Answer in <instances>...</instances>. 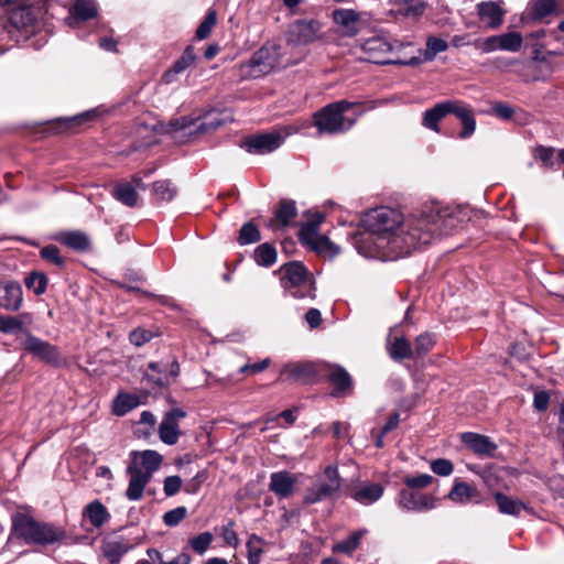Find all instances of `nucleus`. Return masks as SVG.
<instances>
[{
	"instance_id": "052dcab7",
	"label": "nucleus",
	"mask_w": 564,
	"mask_h": 564,
	"mask_svg": "<svg viewBox=\"0 0 564 564\" xmlns=\"http://www.w3.org/2000/svg\"><path fill=\"white\" fill-rule=\"evenodd\" d=\"M430 467L432 471L438 476H449L454 470V465L449 459L437 458L431 462Z\"/></svg>"
},
{
	"instance_id": "6e6552de",
	"label": "nucleus",
	"mask_w": 564,
	"mask_h": 564,
	"mask_svg": "<svg viewBox=\"0 0 564 564\" xmlns=\"http://www.w3.org/2000/svg\"><path fill=\"white\" fill-rule=\"evenodd\" d=\"M323 215L315 214L308 221L301 224L299 230L300 241L321 254L334 257L339 249L326 236L318 234V227L323 223Z\"/></svg>"
},
{
	"instance_id": "6e6d98bb",
	"label": "nucleus",
	"mask_w": 564,
	"mask_h": 564,
	"mask_svg": "<svg viewBox=\"0 0 564 564\" xmlns=\"http://www.w3.org/2000/svg\"><path fill=\"white\" fill-rule=\"evenodd\" d=\"M213 540L214 536L210 532H203L192 538L188 543L195 553L203 555L209 549Z\"/></svg>"
},
{
	"instance_id": "a878e982",
	"label": "nucleus",
	"mask_w": 564,
	"mask_h": 564,
	"mask_svg": "<svg viewBox=\"0 0 564 564\" xmlns=\"http://www.w3.org/2000/svg\"><path fill=\"white\" fill-rule=\"evenodd\" d=\"M384 492V487L379 482H361L351 494V498L364 506L378 501Z\"/></svg>"
},
{
	"instance_id": "a211bd4d",
	"label": "nucleus",
	"mask_w": 564,
	"mask_h": 564,
	"mask_svg": "<svg viewBox=\"0 0 564 564\" xmlns=\"http://www.w3.org/2000/svg\"><path fill=\"white\" fill-rule=\"evenodd\" d=\"M137 543L131 542L122 535H111L102 541L101 551L104 556L111 563L117 564L121 557L132 550Z\"/></svg>"
},
{
	"instance_id": "680f3d73",
	"label": "nucleus",
	"mask_w": 564,
	"mask_h": 564,
	"mask_svg": "<svg viewBox=\"0 0 564 564\" xmlns=\"http://www.w3.org/2000/svg\"><path fill=\"white\" fill-rule=\"evenodd\" d=\"M41 257L57 267H62L64 264V259L59 256V250L56 246L50 245L44 247L41 250Z\"/></svg>"
},
{
	"instance_id": "0eeeda50",
	"label": "nucleus",
	"mask_w": 564,
	"mask_h": 564,
	"mask_svg": "<svg viewBox=\"0 0 564 564\" xmlns=\"http://www.w3.org/2000/svg\"><path fill=\"white\" fill-rule=\"evenodd\" d=\"M409 221V217L403 219L402 214L393 208L379 207L369 212L366 216L365 224L371 230L380 235H390L393 237H409L404 232V225Z\"/></svg>"
},
{
	"instance_id": "cd10ccee",
	"label": "nucleus",
	"mask_w": 564,
	"mask_h": 564,
	"mask_svg": "<svg viewBox=\"0 0 564 564\" xmlns=\"http://www.w3.org/2000/svg\"><path fill=\"white\" fill-rule=\"evenodd\" d=\"M530 14L534 20H542L551 14L564 12V0H531Z\"/></svg>"
},
{
	"instance_id": "b1692460",
	"label": "nucleus",
	"mask_w": 564,
	"mask_h": 564,
	"mask_svg": "<svg viewBox=\"0 0 564 564\" xmlns=\"http://www.w3.org/2000/svg\"><path fill=\"white\" fill-rule=\"evenodd\" d=\"M501 1H484L477 4L479 19L489 29H498L503 23L505 10Z\"/></svg>"
},
{
	"instance_id": "a19ab883",
	"label": "nucleus",
	"mask_w": 564,
	"mask_h": 564,
	"mask_svg": "<svg viewBox=\"0 0 564 564\" xmlns=\"http://www.w3.org/2000/svg\"><path fill=\"white\" fill-rule=\"evenodd\" d=\"M140 404L139 397L130 393H120L113 401L112 412L123 416Z\"/></svg>"
},
{
	"instance_id": "bb28decb",
	"label": "nucleus",
	"mask_w": 564,
	"mask_h": 564,
	"mask_svg": "<svg viewBox=\"0 0 564 564\" xmlns=\"http://www.w3.org/2000/svg\"><path fill=\"white\" fill-rule=\"evenodd\" d=\"M462 442L478 455L492 456L497 445L488 436L473 432H466L462 435Z\"/></svg>"
},
{
	"instance_id": "5701e85b",
	"label": "nucleus",
	"mask_w": 564,
	"mask_h": 564,
	"mask_svg": "<svg viewBox=\"0 0 564 564\" xmlns=\"http://www.w3.org/2000/svg\"><path fill=\"white\" fill-rule=\"evenodd\" d=\"M97 12L95 0H74L73 8L65 22L70 28H78L80 22L95 18Z\"/></svg>"
},
{
	"instance_id": "49530a36",
	"label": "nucleus",
	"mask_w": 564,
	"mask_h": 564,
	"mask_svg": "<svg viewBox=\"0 0 564 564\" xmlns=\"http://www.w3.org/2000/svg\"><path fill=\"white\" fill-rule=\"evenodd\" d=\"M253 258L259 265L271 267L276 261V250L269 243H262L256 248Z\"/></svg>"
},
{
	"instance_id": "09e8293b",
	"label": "nucleus",
	"mask_w": 564,
	"mask_h": 564,
	"mask_svg": "<svg viewBox=\"0 0 564 564\" xmlns=\"http://www.w3.org/2000/svg\"><path fill=\"white\" fill-rule=\"evenodd\" d=\"M264 540L252 534L247 542V557L249 564H259L263 553Z\"/></svg>"
},
{
	"instance_id": "9d476101",
	"label": "nucleus",
	"mask_w": 564,
	"mask_h": 564,
	"mask_svg": "<svg viewBox=\"0 0 564 564\" xmlns=\"http://www.w3.org/2000/svg\"><path fill=\"white\" fill-rule=\"evenodd\" d=\"M322 23L314 19H299L292 22L285 32L288 45L301 46L322 37Z\"/></svg>"
},
{
	"instance_id": "72a5a7b5",
	"label": "nucleus",
	"mask_w": 564,
	"mask_h": 564,
	"mask_svg": "<svg viewBox=\"0 0 564 564\" xmlns=\"http://www.w3.org/2000/svg\"><path fill=\"white\" fill-rule=\"evenodd\" d=\"M83 516L87 518L95 528L102 527L110 519L109 512L99 500L88 503L83 511Z\"/></svg>"
},
{
	"instance_id": "473e14b6",
	"label": "nucleus",
	"mask_w": 564,
	"mask_h": 564,
	"mask_svg": "<svg viewBox=\"0 0 564 564\" xmlns=\"http://www.w3.org/2000/svg\"><path fill=\"white\" fill-rule=\"evenodd\" d=\"M334 22L344 28L350 35L357 33V23L359 21V14L352 9H337L333 12Z\"/></svg>"
},
{
	"instance_id": "dca6fc26",
	"label": "nucleus",
	"mask_w": 564,
	"mask_h": 564,
	"mask_svg": "<svg viewBox=\"0 0 564 564\" xmlns=\"http://www.w3.org/2000/svg\"><path fill=\"white\" fill-rule=\"evenodd\" d=\"M185 416L186 413L181 409H172L165 413L159 426V435L163 443L167 445L177 443L180 436L178 420Z\"/></svg>"
},
{
	"instance_id": "79ce46f5",
	"label": "nucleus",
	"mask_w": 564,
	"mask_h": 564,
	"mask_svg": "<svg viewBox=\"0 0 564 564\" xmlns=\"http://www.w3.org/2000/svg\"><path fill=\"white\" fill-rule=\"evenodd\" d=\"M495 500L498 505L499 511L505 514L519 516L520 512L525 509L523 502L518 499H512L501 492L495 494Z\"/></svg>"
},
{
	"instance_id": "338daca9",
	"label": "nucleus",
	"mask_w": 564,
	"mask_h": 564,
	"mask_svg": "<svg viewBox=\"0 0 564 564\" xmlns=\"http://www.w3.org/2000/svg\"><path fill=\"white\" fill-rule=\"evenodd\" d=\"M480 50L484 53H490L497 50H501V36L499 35H491L486 37L481 44L479 45Z\"/></svg>"
},
{
	"instance_id": "ddd939ff",
	"label": "nucleus",
	"mask_w": 564,
	"mask_h": 564,
	"mask_svg": "<svg viewBox=\"0 0 564 564\" xmlns=\"http://www.w3.org/2000/svg\"><path fill=\"white\" fill-rule=\"evenodd\" d=\"M23 347L33 356L48 365L61 366L65 361L56 346L35 337L30 332H26Z\"/></svg>"
},
{
	"instance_id": "7c9ffc66",
	"label": "nucleus",
	"mask_w": 564,
	"mask_h": 564,
	"mask_svg": "<svg viewBox=\"0 0 564 564\" xmlns=\"http://www.w3.org/2000/svg\"><path fill=\"white\" fill-rule=\"evenodd\" d=\"M57 240L76 251H87L90 249V239L87 234L83 231H62L57 236Z\"/></svg>"
},
{
	"instance_id": "c85d7f7f",
	"label": "nucleus",
	"mask_w": 564,
	"mask_h": 564,
	"mask_svg": "<svg viewBox=\"0 0 564 564\" xmlns=\"http://www.w3.org/2000/svg\"><path fill=\"white\" fill-rule=\"evenodd\" d=\"M127 474L130 476V479L126 490V497L131 501H138L142 498L144 488L151 479L143 476L135 466H128Z\"/></svg>"
},
{
	"instance_id": "393cba45",
	"label": "nucleus",
	"mask_w": 564,
	"mask_h": 564,
	"mask_svg": "<svg viewBox=\"0 0 564 564\" xmlns=\"http://www.w3.org/2000/svg\"><path fill=\"white\" fill-rule=\"evenodd\" d=\"M328 380L334 386L332 395L340 398L352 391V380L347 370L340 366L332 367L328 373Z\"/></svg>"
},
{
	"instance_id": "0e129e2a",
	"label": "nucleus",
	"mask_w": 564,
	"mask_h": 564,
	"mask_svg": "<svg viewBox=\"0 0 564 564\" xmlns=\"http://www.w3.org/2000/svg\"><path fill=\"white\" fill-rule=\"evenodd\" d=\"M182 487V479L180 476H169L164 479L163 490L165 496L172 497L176 495Z\"/></svg>"
},
{
	"instance_id": "37998d69",
	"label": "nucleus",
	"mask_w": 564,
	"mask_h": 564,
	"mask_svg": "<svg viewBox=\"0 0 564 564\" xmlns=\"http://www.w3.org/2000/svg\"><path fill=\"white\" fill-rule=\"evenodd\" d=\"M366 533V529H360L350 533L345 540L336 543L333 546V551L337 553L351 554L355 550L358 549L360 541Z\"/></svg>"
},
{
	"instance_id": "aec40b11",
	"label": "nucleus",
	"mask_w": 564,
	"mask_h": 564,
	"mask_svg": "<svg viewBox=\"0 0 564 564\" xmlns=\"http://www.w3.org/2000/svg\"><path fill=\"white\" fill-rule=\"evenodd\" d=\"M449 113L455 115L463 126L458 137L460 139H467L473 135L476 129V120L474 117L473 109L460 100H448Z\"/></svg>"
},
{
	"instance_id": "4d7b16f0",
	"label": "nucleus",
	"mask_w": 564,
	"mask_h": 564,
	"mask_svg": "<svg viewBox=\"0 0 564 564\" xmlns=\"http://www.w3.org/2000/svg\"><path fill=\"white\" fill-rule=\"evenodd\" d=\"M434 478L429 474H420L416 476H405L403 478V484L406 486V489H423L432 485Z\"/></svg>"
},
{
	"instance_id": "1a4fd4ad",
	"label": "nucleus",
	"mask_w": 564,
	"mask_h": 564,
	"mask_svg": "<svg viewBox=\"0 0 564 564\" xmlns=\"http://www.w3.org/2000/svg\"><path fill=\"white\" fill-rule=\"evenodd\" d=\"M341 480L335 466H327L324 474L317 478L304 496V503L314 505L319 501L335 498L340 489Z\"/></svg>"
},
{
	"instance_id": "20e7f679",
	"label": "nucleus",
	"mask_w": 564,
	"mask_h": 564,
	"mask_svg": "<svg viewBox=\"0 0 564 564\" xmlns=\"http://www.w3.org/2000/svg\"><path fill=\"white\" fill-rule=\"evenodd\" d=\"M12 533L28 544L40 545L53 544L65 536L63 529L20 512L12 516Z\"/></svg>"
},
{
	"instance_id": "f704fd0d",
	"label": "nucleus",
	"mask_w": 564,
	"mask_h": 564,
	"mask_svg": "<svg viewBox=\"0 0 564 564\" xmlns=\"http://www.w3.org/2000/svg\"><path fill=\"white\" fill-rule=\"evenodd\" d=\"M112 196L128 207H134L138 204V192L132 184L127 182L115 184Z\"/></svg>"
},
{
	"instance_id": "6ab92c4d",
	"label": "nucleus",
	"mask_w": 564,
	"mask_h": 564,
	"mask_svg": "<svg viewBox=\"0 0 564 564\" xmlns=\"http://www.w3.org/2000/svg\"><path fill=\"white\" fill-rule=\"evenodd\" d=\"M132 460L129 466H135L137 469L149 479L152 478L154 471H156L161 465L163 457L155 451L147 449L143 452H132Z\"/></svg>"
},
{
	"instance_id": "bf43d9fd",
	"label": "nucleus",
	"mask_w": 564,
	"mask_h": 564,
	"mask_svg": "<svg viewBox=\"0 0 564 564\" xmlns=\"http://www.w3.org/2000/svg\"><path fill=\"white\" fill-rule=\"evenodd\" d=\"M187 514V509L185 507H177L174 508L163 516V522L167 527H175L182 520L185 519Z\"/></svg>"
},
{
	"instance_id": "5fc2aeb1",
	"label": "nucleus",
	"mask_w": 564,
	"mask_h": 564,
	"mask_svg": "<svg viewBox=\"0 0 564 564\" xmlns=\"http://www.w3.org/2000/svg\"><path fill=\"white\" fill-rule=\"evenodd\" d=\"M217 22V14L215 10H208L206 13L204 20L200 22L196 30V37L198 40L207 39L213 30V28L216 25Z\"/></svg>"
},
{
	"instance_id": "774afa93",
	"label": "nucleus",
	"mask_w": 564,
	"mask_h": 564,
	"mask_svg": "<svg viewBox=\"0 0 564 564\" xmlns=\"http://www.w3.org/2000/svg\"><path fill=\"white\" fill-rule=\"evenodd\" d=\"M492 113L500 119L509 120L512 118L514 110L513 108L505 102H498L492 107Z\"/></svg>"
},
{
	"instance_id": "8fccbe9b",
	"label": "nucleus",
	"mask_w": 564,
	"mask_h": 564,
	"mask_svg": "<svg viewBox=\"0 0 564 564\" xmlns=\"http://www.w3.org/2000/svg\"><path fill=\"white\" fill-rule=\"evenodd\" d=\"M447 48H448V44L446 41H444L440 37L430 36L426 40V48L423 53L422 61L431 62L435 58V56L438 53L445 52Z\"/></svg>"
},
{
	"instance_id": "f8f14e48",
	"label": "nucleus",
	"mask_w": 564,
	"mask_h": 564,
	"mask_svg": "<svg viewBox=\"0 0 564 564\" xmlns=\"http://www.w3.org/2000/svg\"><path fill=\"white\" fill-rule=\"evenodd\" d=\"M397 503L408 512H426L437 507L438 498L432 494L405 488L399 491Z\"/></svg>"
},
{
	"instance_id": "412c9836",
	"label": "nucleus",
	"mask_w": 564,
	"mask_h": 564,
	"mask_svg": "<svg viewBox=\"0 0 564 564\" xmlns=\"http://www.w3.org/2000/svg\"><path fill=\"white\" fill-rule=\"evenodd\" d=\"M297 478L288 470L274 471L270 475L269 490L279 499H285L293 495Z\"/></svg>"
},
{
	"instance_id": "69168bd1",
	"label": "nucleus",
	"mask_w": 564,
	"mask_h": 564,
	"mask_svg": "<svg viewBox=\"0 0 564 564\" xmlns=\"http://www.w3.org/2000/svg\"><path fill=\"white\" fill-rule=\"evenodd\" d=\"M205 479H206L205 471L197 473L191 480H188L185 484L184 491L186 494H191V495L196 494L199 490V488Z\"/></svg>"
},
{
	"instance_id": "de8ad7c7",
	"label": "nucleus",
	"mask_w": 564,
	"mask_h": 564,
	"mask_svg": "<svg viewBox=\"0 0 564 564\" xmlns=\"http://www.w3.org/2000/svg\"><path fill=\"white\" fill-rule=\"evenodd\" d=\"M100 110L98 108H94L87 111H84L79 115L73 116L70 118H58L56 122L59 126H64L66 128L70 126H79L88 121H93L100 116Z\"/></svg>"
},
{
	"instance_id": "58836bf2",
	"label": "nucleus",
	"mask_w": 564,
	"mask_h": 564,
	"mask_svg": "<svg viewBox=\"0 0 564 564\" xmlns=\"http://www.w3.org/2000/svg\"><path fill=\"white\" fill-rule=\"evenodd\" d=\"M250 66L259 74H267L274 67V61L268 48L261 47L250 58Z\"/></svg>"
},
{
	"instance_id": "4468645a",
	"label": "nucleus",
	"mask_w": 564,
	"mask_h": 564,
	"mask_svg": "<svg viewBox=\"0 0 564 564\" xmlns=\"http://www.w3.org/2000/svg\"><path fill=\"white\" fill-rule=\"evenodd\" d=\"M180 375V364L173 360L170 365L152 361L148 365L145 378L159 388L167 387Z\"/></svg>"
},
{
	"instance_id": "4be33fe9",
	"label": "nucleus",
	"mask_w": 564,
	"mask_h": 564,
	"mask_svg": "<svg viewBox=\"0 0 564 564\" xmlns=\"http://www.w3.org/2000/svg\"><path fill=\"white\" fill-rule=\"evenodd\" d=\"M316 377V370L310 362L288 364L281 370L279 380L289 382H312Z\"/></svg>"
},
{
	"instance_id": "13d9d810",
	"label": "nucleus",
	"mask_w": 564,
	"mask_h": 564,
	"mask_svg": "<svg viewBox=\"0 0 564 564\" xmlns=\"http://www.w3.org/2000/svg\"><path fill=\"white\" fill-rule=\"evenodd\" d=\"M23 328L22 322L15 316H6L0 314V332L13 334Z\"/></svg>"
},
{
	"instance_id": "e433bc0d",
	"label": "nucleus",
	"mask_w": 564,
	"mask_h": 564,
	"mask_svg": "<svg viewBox=\"0 0 564 564\" xmlns=\"http://www.w3.org/2000/svg\"><path fill=\"white\" fill-rule=\"evenodd\" d=\"M388 351L393 360L414 358L413 348L410 341L403 336L395 337L391 343H389Z\"/></svg>"
},
{
	"instance_id": "39448f33",
	"label": "nucleus",
	"mask_w": 564,
	"mask_h": 564,
	"mask_svg": "<svg viewBox=\"0 0 564 564\" xmlns=\"http://www.w3.org/2000/svg\"><path fill=\"white\" fill-rule=\"evenodd\" d=\"M357 102L347 100H339L326 105L314 115V126L321 134H336L348 131L357 121V116L354 118L346 117L348 112Z\"/></svg>"
},
{
	"instance_id": "4c0bfd02",
	"label": "nucleus",
	"mask_w": 564,
	"mask_h": 564,
	"mask_svg": "<svg viewBox=\"0 0 564 564\" xmlns=\"http://www.w3.org/2000/svg\"><path fill=\"white\" fill-rule=\"evenodd\" d=\"M296 216V207L293 200H282L279 208L275 212L274 219L271 221V226L274 227H286Z\"/></svg>"
},
{
	"instance_id": "f3484780",
	"label": "nucleus",
	"mask_w": 564,
	"mask_h": 564,
	"mask_svg": "<svg viewBox=\"0 0 564 564\" xmlns=\"http://www.w3.org/2000/svg\"><path fill=\"white\" fill-rule=\"evenodd\" d=\"M23 303V290L17 281L0 282V308L17 312Z\"/></svg>"
},
{
	"instance_id": "9b49d317",
	"label": "nucleus",
	"mask_w": 564,
	"mask_h": 564,
	"mask_svg": "<svg viewBox=\"0 0 564 564\" xmlns=\"http://www.w3.org/2000/svg\"><path fill=\"white\" fill-rule=\"evenodd\" d=\"M42 14L43 7L29 1L19 7L11 8L8 12V20L13 29L28 35L35 31Z\"/></svg>"
},
{
	"instance_id": "c756f323",
	"label": "nucleus",
	"mask_w": 564,
	"mask_h": 564,
	"mask_svg": "<svg viewBox=\"0 0 564 564\" xmlns=\"http://www.w3.org/2000/svg\"><path fill=\"white\" fill-rule=\"evenodd\" d=\"M479 496L478 490L475 486H470L469 484L462 481L459 479H455L454 485L449 492L446 496V499L455 502V503H467Z\"/></svg>"
},
{
	"instance_id": "2f4dec72",
	"label": "nucleus",
	"mask_w": 564,
	"mask_h": 564,
	"mask_svg": "<svg viewBox=\"0 0 564 564\" xmlns=\"http://www.w3.org/2000/svg\"><path fill=\"white\" fill-rule=\"evenodd\" d=\"M447 115H449L448 100L438 102L423 113L422 124L430 130L438 132V122Z\"/></svg>"
},
{
	"instance_id": "f257e3e1",
	"label": "nucleus",
	"mask_w": 564,
	"mask_h": 564,
	"mask_svg": "<svg viewBox=\"0 0 564 564\" xmlns=\"http://www.w3.org/2000/svg\"><path fill=\"white\" fill-rule=\"evenodd\" d=\"M456 227L457 218L447 208L427 207L409 216L403 228L409 237L380 235L366 227V230L355 235L354 245L358 253L366 258L397 259L443 235H449Z\"/></svg>"
},
{
	"instance_id": "c9c22d12",
	"label": "nucleus",
	"mask_w": 564,
	"mask_h": 564,
	"mask_svg": "<svg viewBox=\"0 0 564 564\" xmlns=\"http://www.w3.org/2000/svg\"><path fill=\"white\" fill-rule=\"evenodd\" d=\"M195 59L196 55L194 53V48L192 46H187L183 55L176 59L173 66L164 74L165 83H172L174 77L189 67Z\"/></svg>"
},
{
	"instance_id": "f03ea898",
	"label": "nucleus",
	"mask_w": 564,
	"mask_h": 564,
	"mask_svg": "<svg viewBox=\"0 0 564 564\" xmlns=\"http://www.w3.org/2000/svg\"><path fill=\"white\" fill-rule=\"evenodd\" d=\"M229 119V116L217 110H209L203 115L192 113L170 120L165 126V132L175 142L184 144L215 132Z\"/></svg>"
},
{
	"instance_id": "864d4df0",
	"label": "nucleus",
	"mask_w": 564,
	"mask_h": 564,
	"mask_svg": "<svg viewBox=\"0 0 564 564\" xmlns=\"http://www.w3.org/2000/svg\"><path fill=\"white\" fill-rule=\"evenodd\" d=\"M501 51L518 52L522 47L523 39L519 32L500 34Z\"/></svg>"
},
{
	"instance_id": "7ed1b4c3",
	"label": "nucleus",
	"mask_w": 564,
	"mask_h": 564,
	"mask_svg": "<svg viewBox=\"0 0 564 564\" xmlns=\"http://www.w3.org/2000/svg\"><path fill=\"white\" fill-rule=\"evenodd\" d=\"M408 45L409 44L387 35H376L365 40L361 44V48L367 59L371 63L403 66H416L421 64V58L417 56L410 58H403L401 56V51Z\"/></svg>"
},
{
	"instance_id": "2eb2a0df",
	"label": "nucleus",
	"mask_w": 564,
	"mask_h": 564,
	"mask_svg": "<svg viewBox=\"0 0 564 564\" xmlns=\"http://www.w3.org/2000/svg\"><path fill=\"white\" fill-rule=\"evenodd\" d=\"M283 141V135L280 132L273 131L249 138L245 142V147L249 153L265 154L280 148Z\"/></svg>"
},
{
	"instance_id": "a18cd8bd",
	"label": "nucleus",
	"mask_w": 564,
	"mask_h": 564,
	"mask_svg": "<svg viewBox=\"0 0 564 564\" xmlns=\"http://www.w3.org/2000/svg\"><path fill=\"white\" fill-rule=\"evenodd\" d=\"M152 192L155 199L160 202H171L177 193L176 187L167 180L154 182Z\"/></svg>"
},
{
	"instance_id": "e2e57ef3",
	"label": "nucleus",
	"mask_w": 564,
	"mask_h": 564,
	"mask_svg": "<svg viewBox=\"0 0 564 564\" xmlns=\"http://www.w3.org/2000/svg\"><path fill=\"white\" fill-rule=\"evenodd\" d=\"M152 337L153 334L150 330L141 328L132 330L129 335L130 343L137 347H141L145 343L150 341Z\"/></svg>"
},
{
	"instance_id": "ea45409f",
	"label": "nucleus",
	"mask_w": 564,
	"mask_h": 564,
	"mask_svg": "<svg viewBox=\"0 0 564 564\" xmlns=\"http://www.w3.org/2000/svg\"><path fill=\"white\" fill-rule=\"evenodd\" d=\"M395 6L400 14L414 19L421 17L426 9L424 0H398Z\"/></svg>"
},
{
	"instance_id": "603ef678",
	"label": "nucleus",
	"mask_w": 564,
	"mask_h": 564,
	"mask_svg": "<svg viewBox=\"0 0 564 564\" xmlns=\"http://www.w3.org/2000/svg\"><path fill=\"white\" fill-rule=\"evenodd\" d=\"M260 239V231L251 221L246 223L239 230L238 242L241 246L258 242Z\"/></svg>"
},
{
	"instance_id": "c03bdc74",
	"label": "nucleus",
	"mask_w": 564,
	"mask_h": 564,
	"mask_svg": "<svg viewBox=\"0 0 564 564\" xmlns=\"http://www.w3.org/2000/svg\"><path fill=\"white\" fill-rule=\"evenodd\" d=\"M436 338L432 333H423L415 338L414 341V358H423L426 356L435 346Z\"/></svg>"
},
{
	"instance_id": "3c124183",
	"label": "nucleus",
	"mask_w": 564,
	"mask_h": 564,
	"mask_svg": "<svg viewBox=\"0 0 564 564\" xmlns=\"http://www.w3.org/2000/svg\"><path fill=\"white\" fill-rule=\"evenodd\" d=\"M25 286L32 290L36 295L45 292L47 285V278L41 272H31L24 280Z\"/></svg>"
},
{
	"instance_id": "423d86ee",
	"label": "nucleus",
	"mask_w": 564,
	"mask_h": 564,
	"mask_svg": "<svg viewBox=\"0 0 564 564\" xmlns=\"http://www.w3.org/2000/svg\"><path fill=\"white\" fill-rule=\"evenodd\" d=\"M281 271V284L288 294L294 299L315 297L314 282L301 262L285 263Z\"/></svg>"
}]
</instances>
